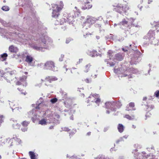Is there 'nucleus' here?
Here are the masks:
<instances>
[{"mask_svg":"<svg viewBox=\"0 0 159 159\" xmlns=\"http://www.w3.org/2000/svg\"><path fill=\"white\" fill-rule=\"evenodd\" d=\"M154 23L155 24L154 25L155 27H159V21L157 22H156V21H154Z\"/></svg>","mask_w":159,"mask_h":159,"instance_id":"49530a36","label":"nucleus"},{"mask_svg":"<svg viewBox=\"0 0 159 159\" xmlns=\"http://www.w3.org/2000/svg\"><path fill=\"white\" fill-rule=\"evenodd\" d=\"M154 149V147H153V146H152L150 148H147V149L149 151H150V149Z\"/></svg>","mask_w":159,"mask_h":159,"instance_id":"8fccbe9b","label":"nucleus"},{"mask_svg":"<svg viewBox=\"0 0 159 159\" xmlns=\"http://www.w3.org/2000/svg\"><path fill=\"white\" fill-rule=\"evenodd\" d=\"M29 123L26 121H24L21 123L22 126L24 127V128H21V130L23 132H25L27 130V126L28 125Z\"/></svg>","mask_w":159,"mask_h":159,"instance_id":"aec40b11","label":"nucleus"},{"mask_svg":"<svg viewBox=\"0 0 159 159\" xmlns=\"http://www.w3.org/2000/svg\"><path fill=\"white\" fill-rule=\"evenodd\" d=\"M68 18L65 16H63L61 18L58 17L54 21V24L56 25H62L67 21Z\"/></svg>","mask_w":159,"mask_h":159,"instance_id":"ddd939ff","label":"nucleus"},{"mask_svg":"<svg viewBox=\"0 0 159 159\" xmlns=\"http://www.w3.org/2000/svg\"><path fill=\"white\" fill-rule=\"evenodd\" d=\"M134 146L135 147H136L137 148H138V147H139V146L138 144H135L134 145Z\"/></svg>","mask_w":159,"mask_h":159,"instance_id":"5fc2aeb1","label":"nucleus"},{"mask_svg":"<svg viewBox=\"0 0 159 159\" xmlns=\"http://www.w3.org/2000/svg\"><path fill=\"white\" fill-rule=\"evenodd\" d=\"M7 56V55L6 53H4L2 54L0 56V60H1L2 61L6 60V57Z\"/></svg>","mask_w":159,"mask_h":159,"instance_id":"bb28decb","label":"nucleus"},{"mask_svg":"<svg viewBox=\"0 0 159 159\" xmlns=\"http://www.w3.org/2000/svg\"><path fill=\"white\" fill-rule=\"evenodd\" d=\"M106 113H107V114H109L110 113V111L108 110H107L106 111Z\"/></svg>","mask_w":159,"mask_h":159,"instance_id":"338daca9","label":"nucleus"},{"mask_svg":"<svg viewBox=\"0 0 159 159\" xmlns=\"http://www.w3.org/2000/svg\"><path fill=\"white\" fill-rule=\"evenodd\" d=\"M57 99L56 98H52L50 100V101L52 103H54L57 102Z\"/></svg>","mask_w":159,"mask_h":159,"instance_id":"a19ab883","label":"nucleus"},{"mask_svg":"<svg viewBox=\"0 0 159 159\" xmlns=\"http://www.w3.org/2000/svg\"><path fill=\"white\" fill-rule=\"evenodd\" d=\"M147 99V98L146 97H143V100L145 101Z\"/></svg>","mask_w":159,"mask_h":159,"instance_id":"052dcab7","label":"nucleus"},{"mask_svg":"<svg viewBox=\"0 0 159 159\" xmlns=\"http://www.w3.org/2000/svg\"><path fill=\"white\" fill-rule=\"evenodd\" d=\"M128 135H126L122 137H121L119 139H118V140H117L116 141V143H118L120 142L124 141V140L123 139L124 138L125 139H126L128 138Z\"/></svg>","mask_w":159,"mask_h":159,"instance_id":"cd10ccee","label":"nucleus"},{"mask_svg":"<svg viewBox=\"0 0 159 159\" xmlns=\"http://www.w3.org/2000/svg\"><path fill=\"white\" fill-rule=\"evenodd\" d=\"M53 128H54V126L53 125L49 127V129H53Z\"/></svg>","mask_w":159,"mask_h":159,"instance_id":"6e6d98bb","label":"nucleus"},{"mask_svg":"<svg viewBox=\"0 0 159 159\" xmlns=\"http://www.w3.org/2000/svg\"><path fill=\"white\" fill-rule=\"evenodd\" d=\"M154 106H153V105H151V106H150V108H151V109H153V108H154Z\"/></svg>","mask_w":159,"mask_h":159,"instance_id":"680f3d73","label":"nucleus"},{"mask_svg":"<svg viewBox=\"0 0 159 159\" xmlns=\"http://www.w3.org/2000/svg\"><path fill=\"white\" fill-rule=\"evenodd\" d=\"M85 21L90 24L91 25L94 23V21L91 17H89L87 18Z\"/></svg>","mask_w":159,"mask_h":159,"instance_id":"7c9ffc66","label":"nucleus"},{"mask_svg":"<svg viewBox=\"0 0 159 159\" xmlns=\"http://www.w3.org/2000/svg\"><path fill=\"white\" fill-rule=\"evenodd\" d=\"M110 151L111 152H112L113 151V148H111V149H110Z\"/></svg>","mask_w":159,"mask_h":159,"instance_id":"774afa93","label":"nucleus"},{"mask_svg":"<svg viewBox=\"0 0 159 159\" xmlns=\"http://www.w3.org/2000/svg\"><path fill=\"white\" fill-rule=\"evenodd\" d=\"M45 70H49L53 71L57 70V68L55 66V63L52 61H47L43 66Z\"/></svg>","mask_w":159,"mask_h":159,"instance_id":"0eeeda50","label":"nucleus"},{"mask_svg":"<svg viewBox=\"0 0 159 159\" xmlns=\"http://www.w3.org/2000/svg\"><path fill=\"white\" fill-rule=\"evenodd\" d=\"M40 39L41 40V42L44 44H46V40L45 39V36L40 37Z\"/></svg>","mask_w":159,"mask_h":159,"instance_id":"4c0bfd02","label":"nucleus"},{"mask_svg":"<svg viewBox=\"0 0 159 159\" xmlns=\"http://www.w3.org/2000/svg\"><path fill=\"white\" fill-rule=\"evenodd\" d=\"M74 10V15H72L73 17V18H75L77 17H78L79 14L80 13V11L79 9H78L77 7H75Z\"/></svg>","mask_w":159,"mask_h":159,"instance_id":"412c9836","label":"nucleus"},{"mask_svg":"<svg viewBox=\"0 0 159 159\" xmlns=\"http://www.w3.org/2000/svg\"><path fill=\"white\" fill-rule=\"evenodd\" d=\"M109 127H106L104 128L103 131L104 132L107 131Z\"/></svg>","mask_w":159,"mask_h":159,"instance_id":"09e8293b","label":"nucleus"},{"mask_svg":"<svg viewBox=\"0 0 159 159\" xmlns=\"http://www.w3.org/2000/svg\"><path fill=\"white\" fill-rule=\"evenodd\" d=\"M91 65L89 64L86 65L84 68V71L85 72H87L89 71L91 68Z\"/></svg>","mask_w":159,"mask_h":159,"instance_id":"393cba45","label":"nucleus"},{"mask_svg":"<svg viewBox=\"0 0 159 159\" xmlns=\"http://www.w3.org/2000/svg\"><path fill=\"white\" fill-rule=\"evenodd\" d=\"M114 72L116 74H121V77L128 76V78H132V76L131 74H137L139 72L138 70L134 68H131L125 70L124 69L120 68L119 69H114Z\"/></svg>","mask_w":159,"mask_h":159,"instance_id":"f257e3e1","label":"nucleus"},{"mask_svg":"<svg viewBox=\"0 0 159 159\" xmlns=\"http://www.w3.org/2000/svg\"><path fill=\"white\" fill-rule=\"evenodd\" d=\"M100 159H114L112 157H107L105 156L104 155H101L100 157Z\"/></svg>","mask_w":159,"mask_h":159,"instance_id":"c9c22d12","label":"nucleus"},{"mask_svg":"<svg viewBox=\"0 0 159 159\" xmlns=\"http://www.w3.org/2000/svg\"><path fill=\"white\" fill-rule=\"evenodd\" d=\"M98 94H93L92 96L89 97L87 100V102L91 104V103L92 102L95 106H98L99 104V98L98 97Z\"/></svg>","mask_w":159,"mask_h":159,"instance_id":"6e6552de","label":"nucleus"},{"mask_svg":"<svg viewBox=\"0 0 159 159\" xmlns=\"http://www.w3.org/2000/svg\"><path fill=\"white\" fill-rule=\"evenodd\" d=\"M92 6L89 2L85 3H84V6H82V8L84 10L86 9H89L92 7Z\"/></svg>","mask_w":159,"mask_h":159,"instance_id":"5701e85b","label":"nucleus"},{"mask_svg":"<svg viewBox=\"0 0 159 159\" xmlns=\"http://www.w3.org/2000/svg\"><path fill=\"white\" fill-rule=\"evenodd\" d=\"M132 128L134 129H135L136 128V126H135L134 125H132Z\"/></svg>","mask_w":159,"mask_h":159,"instance_id":"69168bd1","label":"nucleus"},{"mask_svg":"<svg viewBox=\"0 0 159 159\" xmlns=\"http://www.w3.org/2000/svg\"><path fill=\"white\" fill-rule=\"evenodd\" d=\"M71 72L72 73L74 74H79L77 69L75 68H72L71 70Z\"/></svg>","mask_w":159,"mask_h":159,"instance_id":"72a5a7b5","label":"nucleus"},{"mask_svg":"<svg viewBox=\"0 0 159 159\" xmlns=\"http://www.w3.org/2000/svg\"><path fill=\"white\" fill-rule=\"evenodd\" d=\"M155 33L154 31L150 30L147 34L144 37V39L146 41L144 43V45H148L149 44H152V40L155 38L154 36Z\"/></svg>","mask_w":159,"mask_h":159,"instance_id":"20e7f679","label":"nucleus"},{"mask_svg":"<svg viewBox=\"0 0 159 159\" xmlns=\"http://www.w3.org/2000/svg\"><path fill=\"white\" fill-rule=\"evenodd\" d=\"M91 25L86 22L85 21L83 24V26L85 29H87L88 28L90 27Z\"/></svg>","mask_w":159,"mask_h":159,"instance_id":"2f4dec72","label":"nucleus"},{"mask_svg":"<svg viewBox=\"0 0 159 159\" xmlns=\"http://www.w3.org/2000/svg\"><path fill=\"white\" fill-rule=\"evenodd\" d=\"M13 127L15 129H19L20 128V124L16 123L12 125Z\"/></svg>","mask_w":159,"mask_h":159,"instance_id":"f704fd0d","label":"nucleus"},{"mask_svg":"<svg viewBox=\"0 0 159 159\" xmlns=\"http://www.w3.org/2000/svg\"><path fill=\"white\" fill-rule=\"evenodd\" d=\"M129 47L128 46L125 47V48H122V50L125 52L128 51V49Z\"/></svg>","mask_w":159,"mask_h":159,"instance_id":"de8ad7c7","label":"nucleus"},{"mask_svg":"<svg viewBox=\"0 0 159 159\" xmlns=\"http://www.w3.org/2000/svg\"><path fill=\"white\" fill-rule=\"evenodd\" d=\"M113 6L114 7V10L123 16L124 13L126 14L127 11L129 9L128 7L123 6L121 4H118L116 5H113Z\"/></svg>","mask_w":159,"mask_h":159,"instance_id":"423d86ee","label":"nucleus"},{"mask_svg":"<svg viewBox=\"0 0 159 159\" xmlns=\"http://www.w3.org/2000/svg\"><path fill=\"white\" fill-rule=\"evenodd\" d=\"M33 61V57L30 55H27L26 57L25 61L28 63H31Z\"/></svg>","mask_w":159,"mask_h":159,"instance_id":"4be33fe9","label":"nucleus"},{"mask_svg":"<svg viewBox=\"0 0 159 159\" xmlns=\"http://www.w3.org/2000/svg\"><path fill=\"white\" fill-rule=\"evenodd\" d=\"M34 48L37 50H38L39 49H40L39 47H34Z\"/></svg>","mask_w":159,"mask_h":159,"instance_id":"864d4df0","label":"nucleus"},{"mask_svg":"<svg viewBox=\"0 0 159 159\" xmlns=\"http://www.w3.org/2000/svg\"><path fill=\"white\" fill-rule=\"evenodd\" d=\"M27 76L23 75L19 78V80L16 81V84L17 85H22L24 87H26L27 85L26 80Z\"/></svg>","mask_w":159,"mask_h":159,"instance_id":"9b49d317","label":"nucleus"},{"mask_svg":"<svg viewBox=\"0 0 159 159\" xmlns=\"http://www.w3.org/2000/svg\"><path fill=\"white\" fill-rule=\"evenodd\" d=\"M118 159H124V158L123 157L120 156L119 157Z\"/></svg>","mask_w":159,"mask_h":159,"instance_id":"13d9d810","label":"nucleus"},{"mask_svg":"<svg viewBox=\"0 0 159 159\" xmlns=\"http://www.w3.org/2000/svg\"><path fill=\"white\" fill-rule=\"evenodd\" d=\"M12 139L15 141L16 143H20L21 142L20 139L16 137H14Z\"/></svg>","mask_w":159,"mask_h":159,"instance_id":"e433bc0d","label":"nucleus"},{"mask_svg":"<svg viewBox=\"0 0 159 159\" xmlns=\"http://www.w3.org/2000/svg\"><path fill=\"white\" fill-rule=\"evenodd\" d=\"M152 2V0H148V4H149Z\"/></svg>","mask_w":159,"mask_h":159,"instance_id":"bf43d9fd","label":"nucleus"},{"mask_svg":"<svg viewBox=\"0 0 159 159\" xmlns=\"http://www.w3.org/2000/svg\"><path fill=\"white\" fill-rule=\"evenodd\" d=\"M8 139L5 137L1 138V143L2 144H5L6 143Z\"/></svg>","mask_w":159,"mask_h":159,"instance_id":"c85d7f7f","label":"nucleus"},{"mask_svg":"<svg viewBox=\"0 0 159 159\" xmlns=\"http://www.w3.org/2000/svg\"><path fill=\"white\" fill-rule=\"evenodd\" d=\"M63 4L62 2H60V5L53 4L52 5V16L56 19L60 16V12L63 8Z\"/></svg>","mask_w":159,"mask_h":159,"instance_id":"f03ea898","label":"nucleus"},{"mask_svg":"<svg viewBox=\"0 0 159 159\" xmlns=\"http://www.w3.org/2000/svg\"><path fill=\"white\" fill-rule=\"evenodd\" d=\"M117 129L118 130V131L120 133H122L124 129V126L123 125L121 124H119L117 127Z\"/></svg>","mask_w":159,"mask_h":159,"instance_id":"b1692460","label":"nucleus"},{"mask_svg":"<svg viewBox=\"0 0 159 159\" xmlns=\"http://www.w3.org/2000/svg\"><path fill=\"white\" fill-rule=\"evenodd\" d=\"M58 79L54 76H48L44 79H41V81L47 86L49 85L50 83L54 81H56Z\"/></svg>","mask_w":159,"mask_h":159,"instance_id":"9d476101","label":"nucleus"},{"mask_svg":"<svg viewBox=\"0 0 159 159\" xmlns=\"http://www.w3.org/2000/svg\"><path fill=\"white\" fill-rule=\"evenodd\" d=\"M113 35L112 34H110L109 35H108L107 37H106L107 38V39H113Z\"/></svg>","mask_w":159,"mask_h":159,"instance_id":"37998d69","label":"nucleus"},{"mask_svg":"<svg viewBox=\"0 0 159 159\" xmlns=\"http://www.w3.org/2000/svg\"><path fill=\"white\" fill-rule=\"evenodd\" d=\"M5 73H4L3 70H0V76L4 78V76H5Z\"/></svg>","mask_w":159,"mask_h":159,"instance_id":"79ce46f5","label":"nucleus"},{"mask_svg":"<svg viewBox=\"0 0 159 159\" xmlns=\"http://www.w3.org/2000/svg\"><path fill=\"white\" fill-rule=\"evenodd\" d=\"M31 159H37L36 156L34 152L32 151H30L29 152Z\"/></svg>","mask_w":159,"mask_h":159,"instance_id":"a878e982","label":"nucleus"},{"mask_svg":"<svg viewBox=\"0 0 159 159\" xmlns=\"http://www.w3.org/2000/svg\"><path fill=\"white\" fill-rule=\"evenodd\" d=\"M154 95L157 98H159V90H157L155 92Z\"/></svg>","mask_w":159,"mask_h":159,"instance_id":"c03bdc74","label":"nucleus"},{"mask_svg":"<svg viewBox=\"0 0 159 159\" xmlns=\"http://www.w3.org/2000/svg\"><path fill=\"white\" fill-rule=\"evenodd\" d=\"M134 116H133L132 117L129 115H125V117L127 119H129V120H132L134 118Z\"/></svg>","mask_w":159,"mask_h":159,"instance_id":"ea45409f","label":"nucleus"},{"mask_svg":"<svg viewBox=\"0 0 159 159\" xmlns=\"http://www.w3.org/2000/svg\"><path fill=\"white\" fill-rule=\"evenodd\" d=\"M108 55L109 56V59H106L105 61L107 64H109L110 66H114L115 63L111 61V57L114 54V52L111 50H110L107 52Z\"/></svg>","mask_w":159,"mask_h":159,"instance_id":"f8f14e48","label":"nucleus"},{"mask_svg":"<svg viewBox=\"0 0 159 159\" xmlns=\"http://www.w3.org/2000/svg\"><path fill=\"white\" fill-rule=\"evenodd\" d=\"M2 9L6 11H8L9 10V7L7 6H4L2 7Z\"/></svg>","mask_w":159,"mask_h":159,"instance_id":"58836bf2","label":"nucleus"},{"mask_svg":"<svg viewBox=\"0 0 159 159\" xmlns=\"http://www.w3.org/2000/svg\"><path fill=\"white\" fill-rule=\"evenodd\" d=\"M84 81L86 83H90L91 81V79L89 78H87L85 79Z\"/></svg>","mask_w":159,"mask_h":159,"instance_id":"a18cd8bd","label":"nucleus"},{"mask_svg":"<svg viewBox=\"0 0 159 159\" xmlns=\"http://www.w3.org/2000/svg\"><path fill=\"white\" fill-rule=\"evenodd\" d=\"M106 108L109 109L112 111H116L117 108H119L122 106V104L119 101L107 102L105 103Z\"/></svg>","mask_w":159,"mask_h":159,"instance_id":"7ed1b4c3","label":"nucleus"},{"mask_svg":"<svg viewBox=\"0 0 159 159\" xmlns=\"http://www.w3.org/2000/svg\"><path fill=\"white\" fill-rule=\"evenodd\" d=\"M2 118H3V117H0V125L2 123L3 121L2 119Z\"/></svg>","mask_w":159,"mask_h":159,"instance_id":"3c124183","label":"nucleus"},{"mask_svg":"<svg viewBox=\"0 0 159 159\" xmlns=\"http://www.w3.org/2000/svg\"><path fill=\"white\" fill-rule=\"evenodd\" d=\"M135 19L132 18H130L129 19H124L122 20L120 23L118 24V25L119 26L120 28H123V27L127 25L128 21L129 23L131 24L134 26L136 27H138L139 26L137 24L134 23V22Z\"/></svg>","mask_w":159,"mask_h":159,"instance_id":"39448f33","label":"nucleus"},{"mask_svg":"<svg viewBox=\"0 0 159 159\" xmlns=\"http://www.w3.org/2000/svg\"><path fill=\"white\" fill-rule=\"evenodd\" d=\"M9 51L11 53H16L18 51L17 48L13 45H11L9 48Z\"/></svg>","mask_w":159,"mask_h":159,"instance_id":"a211bd4d","label":"nucleus"},{"mask_svg":"<svg viewBox=\"0 0 159 159\" xmlns=\"http://www.w3.org/2000/svg\"><path fill=\"white\" fill-rule=\"evenodd\" d=\"M140 61L139 57H138L137 54H134V56L131 58V60L130 61V63L131 64H136L139 62Z\"/></svg>","mask_w":159,"mask_h":159,"instance_id":"4468645a","label":"nucleus"},{"mask_svg":"<svg viewBox=\"0 0 159 159\" xmlns=\"http://www.w3.org/2000/svg\"><path fill=\"white\" fill-rule=\"evenodd\" d=\"M138 150L137 149L134 150L133 151V153H134V157L137 159L141 158V156L142 155V154L143 155L145 154L146 153L144 152H142L141 153H139L137 152Z\"/></svg>","mask_w":159,"mask_h":159,"instance_id":"dca6fc26","label":"nucleus"},{"mask_svg":"<svg viewBox=\"0 0 159 159\" xmlns=\"http://www.w3.org/2000/svg\"><path fill=\"white\" fill-rule=\"evenodd\" d=\"M16 71L14 70L11 71L10 72H8L6 73L4 76V78L8 82H10L14 79V78H16Z\"/></svg>","mask_w":159,"mask_h":159,"instance_id":"1a4fd4ad","label":"nucleus"},{"mask_svg":"<svg viewBox=\"0 0 159 159\" xmlns=\"http://www.w3.org/2000/svg\"><path fill=\"white\" fill-rule=\"evenodd\" d=\"M134 103L133 102H130L126 107V110L129 111L130 110H135L136 108L134 107Z\"/></svg>","mask_w":159,"mask_h":159,"instance_id":"f3484780","label":"nucleus"},{"mask_svg":"<svg viewBox=\"0 0 159 159\" xmlns=\"http://www.w3.org/2000/svg\"><path fill=\"white\" fill-rule=\"evenodd\" d=\"M84 37L85 39H90L92 37V34L89 33H84Z\"/></svg>","mask_w":159,"mask_h":159,"instance_id":"473e14b6","label":"nucleus"},{"mask_svg":"<svg viewBox=\"0 0 159 159\" xmlns=\"http://www.w3.org/2000/svg\"><path fill=\"white\" fill-rule=\"evenodd\" d=\"M129 47L133 50H135L134 48H133L132 47H131V44L130 45Z\"/></svg>","mask_w":159,"mask_h":159,"instance_id":"e2e57ef3","label":"nucleus"},{"mask_svg":"<svg viewBox=\"0 0 159 159\" xmlns=\"http://www.w3.org/2000/svg\"><path fill=\"white\" fill-rule=\"evenodd\" d=\"M46 120L45 119H42L39 121V124L42 125H45L47 124Z\"/></svg>","mask_w":159,"mask_h":159,"instance_id":"c756f323","label":"nucleus"},{"mask_svg":"<svg viewBox=\"0 0 159 159\" xmlns=\"http://www.w3.org/2000/svg\"><path fill=\"white\" fill-rule=\"evenodd\" d=\"M27 93H26L25 92H21V94H23L24 95H25Z\"/></svg>","mask_w":159,"mask_h":159,"instance_id":"0e129e2a","label":"nucleus"},{"mask_svg":"<svg viewBox=\"0 0 159 159\" xmlns=\"http://www.w3.org/2000/svg\"><path fill=\"white\" fill-rule=\"evenodd\" d=\"M124 57V54L121 53H118L116 54L115 55V59L118 61H122Z\"/></svg>","mask_w":159,"mask_h":159,"instance_id":"2eb2a0df","label":"nucleus"},{"mask_svg":"<svg viewBox=\"0 0 159 159\" xmlns=\"http://www.w3.org/2000/svg\"><path fill=\"white\" fill-rule=\"evenodd\" d=\"M138 7L139 8V9L141 11L143 7L142 6H141L140 7L139 5H138Z\"/></svg>","mask_w":159,"mask_h":159,"instance_id":"4d7b16f0","label":"nucleus"},{"mask_svg":"<svg viewBox=\"0 0 159 159\" xmlns=\"http://www.w3.org/2000/svg\"><path fill=\"white\" fill-rule=\"evenodd\" d=\"M83 61V59H80L79 60V61L77 62L78 64H80V62H81Z\"/></svg>","mask_w":159,"mask_h":159,"instance_id":"603ef678","label":"nucleus"},{"mask_svg":"<svg viewBox=\"0 0 159 159\" xmlns=\"http://www.w3.org/2000/svg\"><path fill=\"white\" fill-rule=\"evenodd\" d=\"M88 54L92 57H95L98 56V53L95 50L89 51L88 52Z\"/></svg>","mask_w":159,"mask_h":159,"instance_id":"6ab92c4d","label":"nucleus"}]
</instances>
